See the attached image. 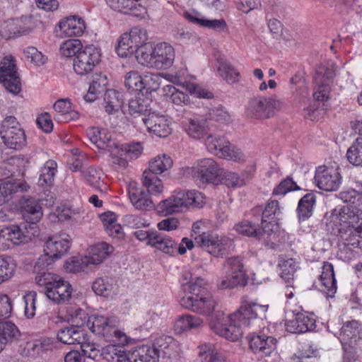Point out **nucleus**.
I'll list each match as a JSON object with an SVG mask.
<instances>
[{
    "label": "nucleus",
    "mask_w": 362,
    "mask_h": 362,
    "mask_svg": "<svg viewBox=\"0 0 362 362\" xmlns=\"http://www.w3.org/2000/svg\"><path fill=\"white\" fill-rule=\"evenodd\" d=\"M182 289L185 294L179 300L182 308L203 315H209L214 311L217 303L204 279L194 277V281L182 282Z\"/></svg>",
    "instance_id": "f257e3e1"
},
{
    "label": "nucleus",
    "mask_w": 362,
    "mask_h": 362,
    "mask_svg": "<svg viewBox=\"0 0 362 362\" xmlns=\"http://www.w3.org/2000/svg\"><path fill=\"white\" fill-rule=\"evenodd\" d=\"M174 60L175 49L166 42L157 44L155 47L148 43L138 52V62L149 68L168 69L173 65Z\"/></svg>",
    "instance_id": "f03ea898"
},
{
    "label": "nucleus",
    "mask_w": 362,
    "mask_h": 362,
    "mask_svg": "<svg viewBox=\"0 0 362 362\" xmlns=\"http://www.w3.org/2000/svg\"><path fill=\"white\" fill-rule=\"evenodd\" d=\"M45 271L37 272L35 276L37 284L42 288L40 292L57 304L68 301L73 291L71 285L59 275Z\"/></svg>",
    "instance_id": "7ed1b4c3"
},
{
    "label": "nucleus",
    "mask_w": 362,
    "mask_h": 362,
    "mask_svg": "<svg viewBox=\"0 0 362 362\" xmlns=\"http://www.w3.org/2000/svg\"><path fill=\"white\" fill-rule=\"evenodd\" d=\"M119 320L116 317H105L93 315L88 317L87 327L96 335L102 337L107 341L128 344L130 338L117 329Z\"/></svg>",
    "instance_id": "20e7f679"
},
{
    "label": "nucleus",
    "mask_w": 362,
    "mask_h": 362,
    "mask_svg": "<svg viewBox=\"0 0 362 362\" xmlns=\"http://www.w3.org/2000/svg\"><path fill=\"white\" fill-rule=\"evenodd\" d=\"M70 245V240L65 234L49 237L44 245V254L38 258L35 264V272L47 270L55 261L67 253Z\"/></svg>",
    "instance_id": "39448f33"
},
{
    "label": "nucleus",
    "mask_w": 362,
    "mask_h": 362,
    "mask_svg": "<svg viewBox=\"0 0 362 362\" xmlns=\"http://www.w3.org/2000/svg\"><path fill=\"white\" fill-rule=\"evenodd\" d=\"M284 106V102L276 95H258L248 101L245 113L248 118L264 120L273 117Z\"/></svg>",
    "instance_id": "423d86ee"
},
{
    "label": "nucleus",
    "mask_w": 362,
    "mask_h": 362,
    "mask_svg": "<svg viewBox=\"0 0 362 362\" xmlns=\"http://www.w3.org/2000/svg\"><path fill=\"white\" fill-rule=\"evenodd\" d=\"M339 339L344 351V359L348 362L356 360L358 346L362 339V326L358 321L352 320L344 323Z\"/></svg>",
    "instance_id": "0eeeda50"
},
{
    "label": "nucleus",
    "mask_w": 362,
    "mask_h": 362,
    "mask_svg": "<svg viewBox=\"0 0 362 362\" xmlns=\"http://www.w3.org/2000/svg\"><path fill=\"white\" fill-rule=\"evenodd\" d=\"M207 150L216 156L235 162L245 160L241 150L232 145L225 137L216 134H209L205 140Z\"/></svg>",
    "instance_id": "6e6552de"
},
{
    "label": "nucleus",
    "mask_w": 362,
    "mask_h": 362,
    "mask_svg": "<svg viewBox=\"0 0 362 362\" xmlns=\"http://www.w3.org/2000/svg\"><path fill=\"white\" fill-rule=\"evenodd\" d=\"M242 327L243 323L240 319H232V314L217 313L210 321V327L216 334L232 341H238L242 336Z\"/></svg>",
    "instance_id": "1a4fd4ad"
},
{
    "label": "nucleus",
    "mask_w": 362,
    "mask_h": 362,
    "mask_svg": "<svg viewBox=\"0 0 362 362\" xmlns=\"http://www.w3.org/2000/svg\"><path fill=\"white\" fill-rule=\"evenodd\" d=\"M147 40L146 30L142 28L134 27L131 29L129 33H124L120 37L116 52L121 57H127L136 53L137 58L139 50L147 44Z\"/></svg>",
    "instance_id": "9d476101"
},
{
    "label": "nucleus",
    "mask_w": 362,
    "mask_h": 362,
    "mask_svg": "<svg viewBox=\"0 0 362 362\" xmlns=\"http://www.w3.org/2000/svg\"><path fill=\"white\" fill-rule=\"evenodd\" d=\"M143 151L141 143L120 144L117 142L109 151L111 164L117 170H124L129 163L138 158Z\"/></svg>",
    "instance_id": "9b49d317"
},
{
    "label": "nucleus",
    "mask_w": 362,
    "mask_h": 362,
    "mask_svg": "<svg viewBox=\"0 0 362 362\" xmlns=\"http://www.w3.org/2000/svg\"><path fill=\"white\" fill-rule=\"evenodd\" d=\"M226 275L218 284L220 289L244 286L247 284L246 272L242 260L238 257L228 258L224 264Z\"/></svg>",
    "instance_id": "f8f14e48"
},
{
    "label": "nucleus",
    "mask_w": 362,
    "mask_h": 362,
    "mask_svg": "<svg viewBox=\"0 0 362 362\" xmlns=\"http://www.w3.org/2000/svg\"><path fill=\"white\" fill-rule=\"evenodd\" d=\"M221 169L212 158L198 160L190 170V174L199 184H218Z\"/></svg>",
    "instance_id": "ddd939ff"
},
{
    "label": "nucleus",
    "mask_w": 362,
    "mask_h": 362,
    "mask_svg": "<svg viewBox=\"0 0 362 362\" xmlns=\"http://www.w3.org/2000/svg\"><path fill=\"white\" fill-rule=\"evenodd\" d=\"M331 222L337 227L348 229L362 226V210L357 206L346 204L339 210L334 209L330 216Z\"/></svg>",
    "instance_id": "4468645a"
},
{
    "label": "nucleus",
    "mask_w": 362,
    "mask_h": 362,
    "mask_svg": "<svg viewBox=\"0 0 362 362\" xmlns=\"http://www.w3.org/2000/svg\"><path fill=\"white\" fill-rule=\"evenodd\" d=\"M100 51L94 45L86 46L74 58L73 69L78 75L90 73L100 62Z\"/></svg>",
    "instance_id": "2eb2a0df"
},
{
    "label": "nucleus",
    "mask_w": 362,
    "mask_h": 362,
    "mask_svg": "<svg viewBox=\"0 0 362 362\" xmlns=\"http://www.w3.org/2000/svg\"><path fill=\"white\" fill-rule=\"evenodd\" d=\"M267 310L268 305L258 304L249 300L247 297H243L239 309L232 313V319H240L244 327H250L252 321L265 318Z\"/></svg>",
    "instance_id": "dca6fc26"
},
{
    "label": "nucleus",
    "mask_w": 362,
    "mask_h": 362,
    "mask_svg": "<svg viewBox=\"0 0 362 362\" xmlns=\"http://www.w3.org/2000/svg\"><path fill=\"white\" fill-rule=\"evenodd\" d=\"M315 182L317 187L325 191H336L341 183V175L339 165L319 166L315 174Z\"/></svg>",
    "instance_id": "f3484780"
},
{
    "label": "nucleus",
    "mask_w": 362,
    "mask_h": 362,
    "mask_svg": "<svg viewBox=\"0 0 362 362\" xmlns=\"http://www.w3.org/2000/svg\"><path fill=\"white\" fill-rule=\"evenodd\" d=\"M0 82L13 94H18L21 90L20 77L14 59L11 56L4 57L0 64Z\"/></svg>",
    "instance_id": "a211bd4d"
},
{
    "label": "nucleus",
    "mask_w": 362,
    "mask_h": 362,
    "mask_svg": "<svg viewBox=\"0 0 362 362\" xmlns=\"http://www.w3.org/2000/svg\"><path fill=\"white\" fill-rule=\"evenodd\" d=\"M248 216H251L250 218L243 220L235 226V230L241 235L266 241L273 231L274 225L272 222H269L265 225H262L260 228L259 226L260 221H257L250 213Z\"/></svg>",
    "instance_id": "6ab92c4d"
},
{
    "label": "nucleus",
    "mask_w": 362,
    "mask_h": 362,
    "mask_svg": "<svg viewBox=\"0 0 362 362\" xmlns=\"http://www.w3.org/2000/svg\"><path fill=\"white\" fill-rule=\"evenodd\" d=\"M247 340L252 351L262 357L269 356L276 349L277 343L276 339L265 333L264 329L248 334Z\"/></svg>",
    "instance_id": "aec40b11"
},
{
    "label": "nucleus",
    "mask_w": 362,
    "mask_h": 362,
    "mask_svg": "<svg viewBox=\"0 0 362 362\" xmlns=\"http://www.w3.org/2000/svg\"><path fill=\"white\" fill-rule=\"evenodd\" d=\"M194 239L197 247L203 248L214 256L223 255L228 242V238L209 232H202L194 236Z\"/></svg>",
    "instance_id": "412c9836"
},
{
    "label": "nucleus",
    "mask_w": 362,
    "mask_h": 362,
    "mask_svg": "<svg viewBox=\"0 0 362 362\" xmlns=\"http://www.w3.org/2000/svg\"><path fill=\"white\" fill-rule=\"evenodd\" d=\"M30 238L18 225H11L0 230V250L5 251L13 245L28 243Z\"/></svg>",
    "instance_id": "4be33fe9"
},
{
    "label": "nucleus",
    "mask_w": 362,
    "mask_h": 362,
    "mask_svg": "<svg viewBox=\"0 0 362 362\" xmlns=\"http://www.w3.org/2000/svg\"><path fill=\"white\" fill-rule=\"evenodd\" d=\"M148 132L159 137H166L171 133L168 119L165 115L155 112H148L147 117L141 119Z\"/></svg>",
    "instance_id": "5701e85b"
},
{
    "label": "nucleus",
    "mask_w": 362,
    "mask_h": 362,
    "mask_svg": "<svg viewBox=\"0 0 362 362\" xmlns=\"http://www.w3.org/2000/svg\"><path fill=\"white\" fill-rule=\"evenodd\" d=\"M171 197L174 204L179 205V211L184 207L201 208L205 204V196L196 190L175 191Z\"/></svg>",
    "instance_id": "b1692460"
},
{
    "label": "nucleus",
    "mask_w": 362,
    "mask_h": 362,
    "mask_svg": "<svg viewBox=\"0 0 362 362\" xmlns=\"http://www.w3.org/2000/svg\"><path fill=\"white\" fill-rule=\"evenodd\" d=\"M31 17L25 16L20 19L6 22L1 28L0 33L2 37L8 40L28 34L33 29L30 24Z\"/></svg>",
    "instance_id": "393cba45"
},
{
    "label": "nucleus",
    "mask_w": 362,
    "mask_h": 362,
    "mask_svg": "<svg viewBox=\"0 0 362 362\" xmlns=\"http://www.w3.org/2000/svg\"><path fill=\"white\" fill-rule=\"evenodd\" d=\"M128 194L131 203L139 210H146L154 207L150 193L136 182H131L128 187Z\"/></svg>",
    "instance_id": "a878e982"
},
{
    "label": "nucleus",
    "mask_w": 362,
    "mask_h": 362,
    "mask_svg": "<svg viewBox=\"0 0 362 362\" xmlns=\"http://www.w3.org/2000/svg\"><path fill=\"white\" fill-rule=\"evenodd\" d=\"M254 173L255 170L252 168L246 169L240 174L222 169L219 175V182H221L228 187H242L252 180Z\"/></svg>",
    "instance_id": "bb28decb"
},
{
    "label": "nucleus",
    "mask_w": 362,
    "mask_h": 362,
    "mask_svg": "<svg viewBox=\"0 0 362 362\" xmlns=\"http://www.w3.org/2000/svg\"><path fill=\"white\" fill-rule=\"evenodd\" d=\"M288 332L293 334L305 333L315 327V320L307 313H298L295 317L285 323Z\"/></svg>",
    "instance_id": "cd10ccee"
},
{
    "label": "nucleus",
    "mask_w": 362,
    "mask_h": 362,
    "mask_svg": "<svg viewBox=\"0 0 362 362\" xmlns=\"http://www.w3.org/2000/svg\"><path fill=\"white\" fill-rule=\"evenodd\" d=\"M183 128L187 135L197 140L206 138L211 134L208 121L204 118H190L183 122Z\"/></svg>",
    "instance_id": "c85d7f7f"
},
{
    "label": "nucleus",
    "mask_w": 362,
    "mask_h": 362,
    "mask_svg": "<svg viewBox=\"0 0 362 362\" xmlns=\"http://www.w3.org/2000/svg\"><path fill=\"white\" fill-rule=\"evenodd\" d=\"M107 4L114 11L134 16H141L146 13V8L140 0H105Z\"/></svg>",
    "instance_id": "c756f323"
},
{
    "label": "nucleus",
    "mask_w": 362,
    "mask_h": 362,
    "mask_svg": "<svg viewBox=\"0 0 362 362\" xmlns=\"http://www.w3.org/2000/svg\"><path fill=\"white\" fill-rule=\"evenodd\" d=\"M87 136L90 141L98 148L107 150L108 152L115 145H117V141L112 139V135L106 129L92 127L88 129Z\"/></svg>",
    "instance_id": "7c9ffc66"
},
{
    "label": "nucleus",
    "mask_w": 362,
    "mask_h": 362,
    "mask_svg": "<svg viewBox=\"0 0 362 362\" xmlns=\"http://www.w3.org/2000/svg\"><path fill=\"white\" fill-rule=\"evenodd\" d=\"M55 111L54 119L59 123H66L79 118V113L72 108L68 99H59L53 105Z\"/></svg>",
    "instance_id": "2f4dec72"
},
{
    "label": "nucleus",
    "mask_w": 362,
    "mask_h": 362,
    "mask_svg": "<svg viewBox=\"0 0 362 362\" xmlns=\"http://www.w3.org/2000/svg\"><path fill=\"white\" fill-rule=\"evenodd\" d=\"M319 286L321 291L325 293L328 297H333L337 291V280L334 276V267L328 262H324L322 266Z\"/></svg>",
    "instance_id": "473e14b6"
},
{
    "label": "nucleus",
    "mask_w": 362,
    "mask_h": 362,
    "mask_svg": "<svg viewBox=\"0 0 362 362\" xmlns=\"http://www.w3.org/2000/svg\"><path fill=\"white\" fill-rule=\"evenodd\" d=\"M21 209L23 219L31 224L38 223L43 215L41 204L37 199H26L22 204Z\"/></svg>",
    "instance_id": "72a5a7b5"
},
{
    "label": "nucleus",
    "mask_w": 362,
    "mask_h": 362,
    "mask_svg": "<svg viewBox=\"0 0 362 362\" xmlns=\"http://www.w3.org/2000/svg\"><path fill=\"white\" fill-rule=\"evenodd\" d=\"M280 212L279 202L276 200H271L267 202L264 209L262 206H256L250 212L257 221H260L262 225H265L273 219Z\"/></svg>",
    "instance_id": "f704fd0d"
},
{
    "label": "nucleus",
    "mask_w": 362,
    "mask_h": 362,
    "mask_svg": "<svg viewBox=\"0 0 362 362\" xmlns=\"http://www.w3.org/2000/svg\"><path fill=\"white\" fill-rule=\"evenodd\" d=\"M76 320V317L73 319V322H76L75 325L65 327L58 332L57 339L59 341L65 344H79L84 340L83 332L80 328L82 325H78Z\"/></svg>",
    "instance_id": "c9c22d12"
},
{
    "label": "nucleus",
    "mask_w": 362,
    "mask_h": 362,
    "mask_svg": "<svg viewBox=\"0 0 362 362\" xmlns=\"http://www.w3.org/2000/svg\"><path fill=\"white\" fill-rule=\"evenodd\" d=\"M339 236L342 243L349 247L351 250L355 248L362 249V226L361 224L357 228L353 227L344 229L341 228L338 230Z\"/></svg>",
    "instance_id": "e433bc0d"
},
{
    "label": "nucleus",
    "mask_w": 362,
    "mask_h": 362,
    "mask_svg": "<svg viewBox=\"0 0 362 362\" xmlns=\"http://www.w3.org/2000/svg\"><path fill=\"white\" fill-rule=\"evenodd\" d=\"M59 28L66 37H79L83 33L86 26L82 18L70 16L59 23Z\"/></svg>",
    "instance_id": "4c0bfd02"
},
{
    "label": "nucleus",
    "mask_w": 362,
    "mask_h": 362,
    "mask_svg": "<svg viewBox=\"0 0 362 362\" xmlns=\"http://www.w3.org/2000/svg\"><path fill=\"white\" fill-rule=\"evenodd\" d=\"M125 345L119 343L117 345H108L103 349L100 356L107 362H126L129 352L127 351Z\"/></svg>",
    "instance_id": "58836bf2"
},
{
    "label": "nucleus",
    "mask_w": 362,
    "mask_h": 362,
    "mask_svg": "<svg viewBox=\"0 0 362 362\" xmlns=\"http://www.w3.org/2000/svg\"><path fill=\"white\" fill-rule=\"evenodd\" d=\"M20 335L21 332L14 323L9 321L0 322V344L2 349L5 345L16 341Z\"/></svg>",
    "instance_id": "ea45409f"
},
{
    "label": "nucleus",
    "mask_w": 362,
    "mask_h": 362,
    "mask_svg": "<svg viewBox=\"0 0 362 362\" xmlns=\"http://www.w3.org/2000/svg\"><path fill=\"white\" fill-rule=\"evenodd\" d=\"M200 14L194 11L184 13V17L189 22L199 25L202 27H206L214 30H224L226 28V21L220 20H208L199 17Z\"/></svg>",
    "instance_id": "a19ab883"
},
{
    "label": "nucleus",
    "mask_w": 362,
    "mask_h": 362,
    "mask_svg": "<svg viewBox=\"0 0 362 362\" xmlns=\"http://www.w3.org/2000/svg\"><path fill=\"white\" fill-rule=\"evenodd\" d=\"M113 251V247L102 242L95 245L86 258L89 264L98 265L101 264Z\"/></svg>",
    "instance_id": "79ce46f5"
},
{
    "label": "nucleus",
    "mask_w": 362,
    "mask_h": 362,
    "mask_svg": "<svg viewBox=\"0 0 362 362\" xmlns=\"http://www.w3.org/2000/svg\"><path fill=\"white\" fill-rule=\"evenodd\" d=\"M217 71L221 77L228 84L233 85L240 82L241 75L238 70L228 61H218Z\"/></svg>",
    "instance_id": "37998d69"
},
{
    "label": "nucleus",
    "mask_w": 362,
    "mask_h": 362,
    "mask_svg": "<svg viewBox=\"0 0 362 362\" xmlns=\"http://www.w3.org/2000/svg\"><path fill=\"white\" fill-rule=\"evenodd\" d=\"M107 85V76L101 73L95 74L90 84L88 93L84 96L87 102H93L98 98V95L102 93Z\"/></svg>",
    "instance_id": "c03bdc74"
},
{
    "label": "nucleus",
    "mask_w": 362,
    "mask_h": 362,
    "mask_svg": "<svg viewBox=\"0 0 362 362\" xmlns=\"http://www.w3.org/2000/svg\"><path fill=\"white\" fill-rule=\"evenodd\" d=\"M5 145L12 149L22 148L26 141L25 132L23 129H13L11 132L1 134Z\"/></svg>",
    "instance_id": "a18cd8bd"
},
{
    "label": "nucleus",
    "mask_w": 362,
    "mask_h": 362,
    "mask_svg": "<svg viewBox=\"0 0 362 362\" xmlns=\"http://www.w3.org/2000/svg\"><path fill=\"white\" fill-rule=\"evenodd\" d=\"M151 101L148 98H141L139 95L129 101V113L134 117L141 116V118L147 117L151 112L149 105Z\"/></svg>",
    "instance_id": "49530a36"
},
{
    "label": "nucleus",
    "mask_w": 362,
    "mask_h": 362,
    "mask_svg": "<svg viewBox=\"0 0 362 362\" xmlns=\"http://www.w3.org/2000/svg\"><path fill=\"white\" fill-rule=\"evenodd\" d=\"M100 220L104 230L109 236L119 239L123 237L124 233L122 226L117 222L114 214L105 213L101 215Z\"/></svg>",
    "instance_id": "de8ad7c7"
},
{
    "label": "nucleus",
    "mask_w": 362,
    "mask_h": 362,
    "mask_svg": "<svg viewBox=\"0 0 362 362\" xmlns=\"http://www.w3.org/2000/svg\"><path fill=\"white\" fill-rule=\"evenodd\" d=\"M158 356L156 349L140 347L132 352L129 351L126 362H155V358Z\"/></svg>",
    "instance_id": "09e8293b"
},
{
    "label": "nucleus",
    "mask_w": 362,
    "mask_h": 362,
    "mask_svg": "<svg viewBox=\"0 0 362 362\" xmlns=\"http://www.w3.org/2000/svg\"><path fill=\"white\" fill-rule=\"evenodd\" d=\"M122 103V95L119 92L114 89L106 90L103 99V106L107 114L112 115L117 112Z\"/></svg>",
    "instance_id": "8fccbe9b"
},
{
    "label": "nucleus",
    "mask_w": 362,
    "mask_h": 362,
    "mask_svg": "<svg viewBox=\"0 0 362 362\" xmlns=\"http://www.w3.org/2000/svg\"><path fill=\"white\" fill-rule=\"evenodd\" d=\"M28 185L21 182H5L0 185V206L8 202L12 194L26 191Z\"/></svg>",
    "instance_id": "3c124183"
},
{
    "label": "nucleus",
    "mask_w": 362,
    "mask_h": 362,
    "mask_svg": "<svg viewBox=\"0 0 362 362\" xmlns=\"http://www.w3.org/2000/svg\"><path fill=\"white\" fill-rule=\"evenodd\" d=\"M203 325V320L198 316L183 315L180 316L175 322V329L182 333L193 329H198Z\"/></svg>",
    "instance_id": "603ef678"
},
{
    "label": "nucleus",
    "mask_w": 362,
    "mask_h": 362,
    "mask_svg": "<svg viewBox=\"0 0 362 362\" xmlns=\"http://www.w3.org/2000/svg\"><path fill=\"white\" fill-rule=\"evenodd\" d=\"M153 238V242L151 245V247L169 255L175 254L177 251V243L171 238L164 236L158 232L156 235Z\"/></svg>",
    "instance_id": "864d4df0"
},
{
    "label": "nucleus",
    "mask_w": 362,
    "mask_h": 362,
    "mask_svg": "<svg viewBox=\"0 0 362 362\" xmlns=\"http://www.w3.org/2000/svg\"><path fill=\"white\" fill-rule=\"evenodd\" d=\"M143 185L146 188V190L151 194H160L163 191V185L158 175L145 170L142 175Z\"/></svg>",
    "instance_id": "5fc2aeb1"
},
{
    "label": "nucleus",
    "mask_w": 362,
    "mask_h": 362,
    "mask_svg": "<svg viewBox=\"0 0 362 362\" xmlns=\"http://www.w3.org/2000/svg\"><path fill=\"white\" fill-rule=\"evenodd\" d=\"M315 201L313 193H308L299 200L297 213L300 221H305L311 216Z\"/></svg>",
    "instance_id": "6e6d98bb"
},
{
    "label": "nucleus",
    "mask_w": 362,
    "mask_h": 362,
    "mask_svg": "<svg viewBox=\"0 0 362 362\" xmlns=\"http://www.w3.org/2000/svg\"><path fill=\"white\" fill-rule=\"evenodd\" d=\"M57 164L53 160H48L40 170L39 185L52 186L57 171Z\"/></svg>",
    "instance_id": "4d7b16f0"
},
{
    "label": "nucleus",
    "mask_w": 362,
    "mask_h": 362,
    "mask_svg": "<svg viewBox=\"0 0 362 362\" xmlns=\"http://www.w3.org/2000/svg\"><path fill=\"white\" fill-rule=\"evenodd\" d=\"M198 357L202 362L216 361L223 355L211 343L202 344L197 347Z\"/></svg>",
    "instance_id": "13d9d810"
},
{
    "label": "nucleus",
    "mask_w": 362,
    "mask_h": 362,
    "mask_svg": "<svg viewBox=\"0 0 362 362\" xmlns=\"http://www.w3.org/2000/svg\"><path fill=\"white\" fill-rule=\"evenodd\" d=\"M172 166V158L165 154H163L158 156L149 163V167L147 170L158 175L169 170Z\"/></svg>",
    "instance_id": "bf43d9fd"
},
{
    "label": "nucleus",
    "mask_w": 362,
    "mask_h": 362,
    "mask_svg": "<svg viewBox=\"0 0 362 362\" xmlns=\"http://www.w3.org/2000/svg\"><path fill=\"white\" fill-rule=\"evenodd\" d=\"M163 93L165 96H169L172 103L176 105H187L189 104L190 100L187 94L180 91L172 85H167L163 87Z\"/></svg>",
    "instance_id": "052dcab7"
},
{
    "label": "nucleus",
    "mask_w": 362,
    "mask_h": 362,
    "mask_svg": "<svg viewBox=\"0 0 362 362\" xmlns=\"http://www.w3.org/2000/svg\"><path fill=\"white\" fill-rule=\"evenodd\" d=\"M346 158L350 163L362 166V137H358L346 152Z\"/></svg>",
    "instance_id": "680f3d73"
},
{
    "label": "nucleus",
    "mask_w": 362,
    "mask_h": 362,
    "mask_svg": "<svg viewBox=\"0 0 362 362\" xmlns=\"http://www.w3.org/2000/svg\"><path fill=\"white\" fill-rule=\"evenodd\" d=\"M143 79L144 76H140L137 71H129L125 76L124 85L129 91L138 92L140 95L144 90Z\"/></svg>",
    "instance_id": "e2e57ef3"
},
{
    "label": "nucleus",
    "mask_w": 362,
    "mask_h": 362,
    "mask_svg": "<svg viewBox=\"0 0 362 362\" xmlns=\"http://www.w3.org/2000/svg\"><path fill=\"white\" fill-rule=\"evenodd\" d=\"M86 181L93 187L100 188L103 183L102 177L103 172L100 168L90 166L82 171Z\"/></svg>",
    "instance_id": "0e129e2a"
},
{
    "label": "nucleus",
    "mask_w": 362,
    "mask_h": 362,
    "mask_svg": "<svg viewBox=\"0 0 362 362\" xmlns=\"http://www.w3.org/2000/svg\"><path fill=\"white\" fill-rule=\"evenodd\" d=\"M81 42L78 39H71L64 41L60 46L59 51L65 57H76L78 52L83 49Z\"/></svg>",
    "instance_id": "69168bd1"
},
{
    "label": "nucleus",
    "mask_w": 362,
    "mask_h": 362,
    "mask_svg": "<svg viewBox=\"0 0 362 362\" xmlns=\"http://www.w3.org/2000/svg\"><path fill=\"white\" fill-rule=\"evenodd\" d=\"M16 265L11 257L0 255V284L13 276Z\"/></svg>",
    "instance_id": "338daca9"
},
{
    "label": "nucleus",
    "mask_w": 362,
    "mask_h": 362,
    "mask_svg": "<svg viewBox=\"0 0 362 362\" xmlns=\"http://www.w3.org/2000/svg\"><path fill=\"white\" fill-rule=\"evenodd\" d=\"M110 280L108 277L95 279L92 285L93 291L98 296H109L113 289V286Z\"/></svg>",
    "instance_id": "774afa93"
}]
</instances>
